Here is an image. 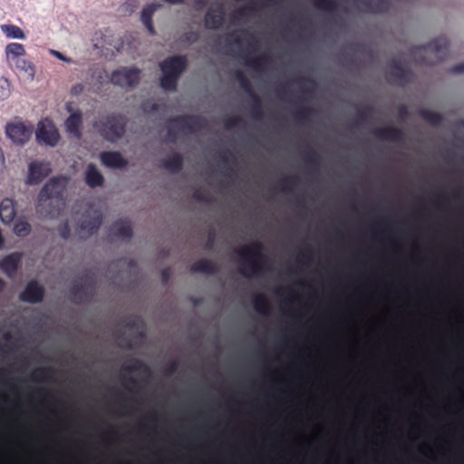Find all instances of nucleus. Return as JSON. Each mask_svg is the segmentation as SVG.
Masks as SVG:
<instances>
[{
  "label": "nucleus",
  "mask_w": 464,
  "mask_h": 464,
  "mask_svg": "<svg viewBox=\"0 0 464 464\" xmlns=\"http://www.w3.org/2000/svg\"><path fill=\"white\" fill-rule=\"evenodd\" d=\"M68 184L66 177H53L42 188L35 210L44 219L57 218L65 206L64 192Z\"/></svg>",
  "instance_id": "1"
},
{
  "label": "nucleus",
  "mask_w": 464,
  "mask_h": 464,
  "mask_svg": "<svg viewBox=\"0 0 464 464\" xmlns=\"http://www.w3.org/2000/svg\"><path fill=\"white\" fill-rule=\"evenodd\" d=\"M243 262L239 266V273L245 276H258L264 271V265L267 263V257L263 253L264 245L261 242H253L250 245L236 250Z\"/></svg>",
  "instance_id": "2"
},
{
  "label": "nucleus",
  "mask_w": 464,
  "mask_h": 464,
  "mask_svg": "<svg viewBox=\"0 0 464 464\" xmlns=\"http://www.w3.org/2000/svg\"><path fill=\"white\" fill-rule=\"evenodd\" d=\"M449 51V41L446 37H438L426 45L414 46L411 49V54L415 63L420 65L430 66L437 62L443 61Z\"/></svg>",
  "instance_id": "3"
},
{
  "label": "nucleus",
  "mask_w": 464,
  "mask_h": 464,
  "mask_svg": "<svg viewBox=\"0 0 464 464\" xmlns=\"http://www.w3.org/2000/svg\"><path fill=\"white\" fill-rule=\"evenodd\" d=\"M127 118L121 113H111L95 122L100 135L110 142H115L126 132Z\"/></svg>",
  "instance_id": "4"
},
{
  "label": "nucleus",
  "mask_w": 464,
  "mask_h": 464,
  "mask_svg": "<svg viewBox=\"0 0 464 464\" xmlns=\"http://www.w3.org/2000/svg\"><path fill=\"white\" fill-rule=\"evenodd\" d=\"M168 137L166 142L176 143L178 133L172 125H175L180 130L197 132L204 130L207 121L204 118L198 115H179L168 120Z\"/></svg>",
  "instance_id": "5"
},
{
  "label": "nucleus",
  "mask_w": 464,
  "mask_h": 464,
  "mask_svg": "<svg viewBox=\"0 0 464 464\" xmlns=\"http://www.w3.org/2000/svg\"><path fill=\"white\" fill-rule=\"evenodd\" d=\"M25 53L24 46L22 44L11 43L5 47L8 64L33 79L35 73L34 66L30 61L24 59Z\"/></svg>",
  "instance_id": "6"
},
{
  "label": "nucleus",
  "mask_w": 464,
  "mask_h": 464,
  "mask_svg": "<svg viewBox=\"0 0 464 464\" xmlns=\"http://www.w3.org/2000/svg\"><path fill=\"white\" fill-rule=\"evenodd\" d=\"M95 285L93 275L88 271L83 273L70 288L72 302L77 304L87 302L94 295Z\"/></svg>",
  "instance_id": "7"
},
{
  "label": "nucleus",
  "mask_w": 464,
  "mask_h": 464,
  "mask_svg": "<svg viewBox=\"0 0 464 464\" xmlns=\"http://www.w3.org/2000/svg\"><path fill=\"white\" fill-rule=\"evenodd\" d=\"M141 70L136 67H121L113 71L110 81L121 88H134L140 82Z\"/></svg>",
  "instance_id": "8"
},
{
  "label": "nucleus",
  "mask_w": 464,
  "mask_h": 464,
  "mask_svg": "<svg viewBox=\"0 0 464 464\" xmlns=\"http://www.w3.org/2000/svg\"><path fill=\"white\" fill-rule=\"evenodd\" d=\"M236 79L238 82L240 87L242 90L247 93L250 98L252 99V105H251V116L255 120H261L264 116L263 110H262V103L261 99L259 96L255 92L253 86L248 80V78L241 71H237L236 73Z\"/></svg>",
  "instance_id": "9"
},
{
  "label": "nucleus",
  "mask_w": 464,
  "mask_h": 464,
  "mask_svg": "<svg viewBox=\"0 0 464 464\" xmlns=\"http://www.w3.org/2000/svg\"><path fill=\"white\" fill-rule=\"evenodd\" d=\"M413 73L410 68L405 66L400 59L394 58L391 62V70L387 79L391 83L403 86L411 82Z\"/></svg>",
  "instance_id": "10"
},
{
  "label": "nucleus",
  "mask_w": 464,
  "mask_h": 464,
  "mask_svg": "<svg viewBox=\"0 0 464 464\" xmlns=\"http://www.w3.org/2000/svg\"><path fill=\"white\" fill-rule=\"evenodd\" d=\"M33 130V126H27L24 122L8 123L5 128L8 138L20 145L25 144L30 140Z\"/></svg>",
  "instance_id": "11"
},
{
  "label": "nucleus",
  "mask_w": 464,
  "mask_h": 464,
  "mask_svg": "<svg viewBox=\"0 0 464 464\" xmlns=\"http://www.w3.org/2000/svg\"><path fill=\"white\" fill-rule=\"evenodd\" d=\"M188 64V61L186 55H174L166 58L160 63V66L162 73H168L179 78L187 69Z\"/></svg>",
  "instance_id": "12"
},
{
  "label": "nucleus",
  "mask_w": 464,
  "mask_h": 464,
  "mask_svg": "<svg viewBox=\"0 0 464 464\" xmlns=\"http://www.w3.org/2000/svg\"><path fill=\"white\" fill-rule=\"evenodd\" d=\"M36 139L41 143L55 146L60 140V134L50 121L44 120L38 123Z\"/></svg>",
  "instance_id": "13"
},
{
  "label": "nucleus",
  "mask_w": 464,
  "mask_h": 464,
  "mask_svg": "<svg viewBox=\"0 0 464 464\" xmlns=\"http://www.w3.org/2000/svg\"><path fill=\"white\" fill-rule=\"evenodd\" d=\"M226 22V12L223 5L210 6L204 16V25L208 30H219Z\"/></svg>",
  "instance_id": "14"
},
{
  "label": "nucleus",
  "mask_w": 464,
  "mask_h": 464,
  "mask_svg": "<svg viewBox=\"0 0 464 464\" xmlns=\"http://www.w3.org/2000/svg\"><path fill=\"white\" fill-rule=\"evenodd\" d=\"M52 171L50 163L34 160L29 164L26 183L29 185H38Z\"/></svg>",
  "instance_id": "15"
},
{
  "label": "nucleus",
  "mask_w": 464,
  "mask_h": 464,
  "mask_svg": "<svg viewBox=\"0 0 464 464\" xmlns=\"http://www.w3.org/2000/svg\"><path fill=\"white\" fill-rule=\"evenodd\" d=\"M44 296V288L36 281H30L20 294V300L30 304L41 303Z\"/></svg>",
  "instance_id": "16"
},
{
  "label": "nucleus",
  "mask_w": 464,
  "mask_h": 464,
  "mask_svg": "<svg viewBox=\"0 0 464 464\" xmlns=\"http://www.w3.org/2000/svg\"><path fill=\"white\" fill-rule=\"evenodd\" d=\"M102 163L111 169H123L128 160L119 151H103L100 155Z\"/></svg>",
  "instance_id": "17"
},
{
  "label": "nucleus",
  "mask_w": 464,
  "mask_h": 464,
  "mask_svg": "<svg viewBox=\"0 0 464 464\" xmlns=\"http://www.w3.org/2000/svg\"><path fill=\"white\" fill-rule=\"evenodd\" d=\"M373 135L380 140L393 142H401L405 138L404 132L401 129L392 126L376 129Z\"/></svg>",
  "instance_id": "18"
},
{
  "label": "nucleus",
  "mask_w": 464,
  "mask_h": 464,
  "mask_svg": "<svg viewBox=\"0 0 464 464\" xmlns=\"http://www.w3.org/2000/svg\"><path fill=\"white\" fill-rule=\"evenodd\" d=\"M22 259V254L19 252L12 253L5 256L0 261V269L6 274L9 277L13 276L19 266Z\"/></svg>",
  "instance_id": "19"
},
{
  "label": "nucleus",
  "mask_w": 464,
  "mask_h": 464,
  "mask_svg": "<svg viewBox=\"0 0 464 464\" xmlns=\"http://www.w3.org/2000/svg\"><path fill=\"white\" fill-rule=\"evenodd\" d=\"M82 124V112L77 111L73 113H72L65 121L64 125L66 131L76 137L81 138L82 132H81V127Z\"/></svg>",
  "instance_id": "20"
},
{
  "label": "nucleus",
  "mask_w": 464,
  "mask_h": 464,
  "mask_svg": "<svg viewBox=\"0 0 464 464\" xmlns=\"http://www.w3.org/2000/svg\"><path fill=\"white\" fill-rule=\"evenodd\" d=\"M160 8H161L160 4L152 3L150 5H147L142 9V12H141V16H140L141 22L151 35H154L156 34V31L153 26L152 17H153L155 12Z\"/></svg>",
  "instance_id": "21"
},
{
  "label": "nucleus",
  "mask_w": 464,
  "mask_h": 464,
  "mask_svg": "<svg viewBox=\"0 0 464 464\" xmlns=\"http://www.w3.org/2000/svg\"><path fill=\"white\" fill-rule=\"evenodd\" d=\"M102 223V217L97 213L93 217H83L79 224L81 231L86 232L87 236H92L96 232Z\"/></svg>",
  "instance_id": "22"
},
{
  "label": "nucleus",
  "mask_w": 464,
  "mask_h": 464,
  "mask_svg": "<svg viewBox=\"0 0 464 464\" xmlns=\"http://www.w3.org/2000/svg\"><path fill=\"white\" fill-rule=\"evenodd\" d=\"M190 270L194 273L215 275L218 273L219 268L214 261L207 258H201L191 265Z\"/></svg>",
  "instance_id": "23"
},
{
  "label": "nucleus",
  "mask_w": 464,
  "mask_h": 464,
  "mask_svg": "<svg viewBox=\"0 0 464 464\" xmlns=\"http://www.w3.org/2000/svg\"><path fill=\"white\" fill-rule=\"evenodd\" d=\"M183 157L179 152H174L161 161V168L176 174L183 168Z\"/></svg>",
  "instance_id": "24"
},
{
  "label": "nucleus",
  "mask_w": 464,
  "mask_h": 464,
  "mask_svg": "<svg viewBox=\"0 0 464 464\" xmlns=\"http://www.w3.org/2000/svg\"><path fill=\"white\" fill-rule=\"evenodd\" d=\"M16 211L13 199L5 198L0 203V218L4 224H11L15 217Z\"/></svg>",
  "instance_id": "25"
},
{
  "label": "nucleus",
  "mask_w": 464,
  "mask_h": 464,
  "mask_svg": "<svg viewBox=\"0 0 464 464\" xmlns=\"http://www.w3.org/2000/svg\"><path fill=\"white\" fill-rule=\"evenodd\" d=\"M111 233L121 238H131L133 232L131 224L128 220H117L111 227Z\"/></svg>",
  "instance_id": "26"
},
{
  "label": "nucleus",
  "mask_w": 464,
  "mask_h": 464,
  "mask_svg": "<svg viewBox=\"0 0 464 464\" xmlns=\"http://www.w3.org/2000/svg\"><path fill=\"white\" fill-rule=\"evenodd\" d=\"M85 182L90 188H97L103 185L104 178L94 164H89L85 171Z\"/></svg>",
  "instance_id": "27"
},
{
  "label": "nucleus",
  "mask_w": 464,
  "mask_h": 464,
  "mask_svg": "<svg viewBox=\"0 0 464 464\" xmlns=\"http://www.w3.org/2000/svg\"><path fill=\"white\" fill-rule=\"evenodd\" d=\"M122 371L127 373L141 372L145 374L150 373V367L141 360L132 358L129 360V364L122 367Z\"/></svg>",
  "instance_id": "28"
},
{
  "label": "nucleus",
  "mask_w": 464,
  "mask_h": 464,
  "mask_svg": "<svg viewBox=\"0 0 464 464\" xmlns=\"http://www.w3.org/2000/svg\"><path fill=\"white\" fill-rule=\"evenodd\" d=\"M362 3L369 12L374 14L385 13L390 6L389 0H363Z\"/></svg>",
  "instance_id": "29"
},
{
  "label": "nucleus",
  "mask_w": 464,
  "mask_h": 464,
  "mask_svg": "<svg viewBox=\"0 0 464 464\" xmlns=\"http://www.w3.org/2000/svg\"><path fill=\"white\" fill-rule=\"evenodd\" d=\"M253 306L256 313L267 315L270 312V304L265 295H256L253 298Z\"/></svg>",
  "instance_id": "30"
},
{
  "label": "nucleus",
  "mask_w": 464,
  "mask_h": 464,
  "mask_svg": "<svg viewBox=\"0 0 464 464\" xmlns=\"http://www.w3.org/2000/svg\"><path fill=\"white\" fill-rule=\"evenodd\" d=\"M246 64L255 71H262L265 64L270 61V57L266 54H263L259 57H252L249 54L244 56Z\"/></svg>",
  "instance_id": "31"
},
{
  "label": "nucleus",
  "mask_w": 464,
  "mask_h": 464,
  "mask_svg": "<svg viewBox=\"0 0 464 464\" xmlns=\"http://www.w3.org/2000/svg\"><path fill=\"white\" fill-rule=\"evenodd\" d=\"M420 116L428 123L433 126H438L442 122V116L440 113L431 110L422 109L419 111Z\"/></svg>",
  "instance_id": "32"
},
{
  "label": "nucleus",
  "mask_w": 464,
  "mask_h": 464,
  "mask_svg": "<svg viewBox=\"0 0 464 464\" xmlns=\"http://www.w3.org/2000/svg\"><path fill=\"white\" fill-rule=\"evenodd\" d=\"M32 231L31 224L24 218L18 219L14 226V232L19 237H27Z\"/></svg>",
  "instance_id": "33"
},
{
  "label": "nucleus",
  "mask_w": 464,
  "mask_h": 464,
  "mask_svg": "<svg viewBox=\"0 0 464 464\" xmlns=\"http://www.w3.org/2000/svg\"><path fill=\"white\" fill-rule=\"evenodd\" d=\"M2 31L8 38L24 39L25 37L23 30L17 25H14V24L2 25Z\"/></svg>",
  "instance_id": "34"
},
{
  "label": "nucleus",
  "mask_w": 464,
  "mask_h": 464,
  "mask_svg": "<svg viewBox=\"0 0 464 464\" xmlns=\"http://www.w3.org/2000/svg\"><path fill=\"white\" fill-rule=\"evenodd\" d=\"M304 161L307 165H309L314 170H317L320 166V157L318 153L313 149H309L304 154Z\"/></svg>",
  "instance_id": "35"
},
{
  "label": "nucleus",
  "mask_w": 464,
  "mask_h": 464,
  "mask_svg": "<svg viewBox=\"0 0 464 464\" xmlns=\"http://www.w3.org/2000/svg\"><path fill=\"white\" fill-rule=\"evenodd\" d=\"M179 78L168 73H162L160 78V86L166 91H175Z\"/></svg>",
  "instance_id": "36"
},
{
  "label": "nucleus",
  "mask_w": 464,
  "mask_h": 464,
  "mask_svg": "<svg viewBox=\"0 0 464 464\" xmlns=\"http://www.w3.org/2000/svg\"><path fill=\"white\" fill-rule=\"evenodd\" d=\"M299 178L297 176H290L281 179V190L285 193L292 192L293 188L297 186Z\"/></svg>",
  "instance_id": "37"
},
{
  "label": "nucleus",
  "mask_w": 464,
  "mask_h": 464,
  "mask_svg": "<svg viewBox=\"0 0 464 464\" xmlns=\"http://www.w3.org/2000/svg\"><path fill=\"white\" fill-rule=\"evenodd\" d=\"M314 5L320 10L334 13L337 10L336 0H314Z\"/></svg>",
  "instance_id": "38"
},
{
  "label": "nucleus",
  "mask_w": 464,
  "mask_h": 464,
  "mask_svg": "<svg viewBox=\"0 0 464 464\" xmlns=\"http://www.w3.org/2000/svg\"><path fill=\"white\" fill-rule=\"evenodd\" d=\"M316 113L315 110L310 107L299 108L295 113V119L300 122L307 121L311 116Z\"/></svg>",
  "instance_id": "39"
},
{
  "label": "nucleus",
  "mask_w": 464,
  "mask_h": 464,
  "mask_svg": "<svg viewBox=\"0 0 464 464\" xmlns=\"http://www.w3.org/2000/svg\"><path fill=\"white\" fill-rule=\"evenodd\" d=\"M53 369L50 367H42L34 371L32 377L35 381H46L51 378L53 373Z\"/></svg>",
  "instance_id": "40"
},
{
  "label": "nucleus",
  "mask_w": 464,
  "mask_h": 464,
  "mask_svg": "<svg viewBox=\"0 0 464 464\" xmlns=\"http://www.w3.org/2000/svg\"><path fill=\"white\" fill-rule=\"evenodd\" d=\"M194 200L198 202L209 204L212 202V197L203 188H197L192 194Z\"/></svg>",
  "instance_id": "41"
},
{
  "label": "nucleus",
  "mask_w": 464,
  "mask_h": 464,
  "mask_svg": "<svg viewBox=\"0 0 464 464\" xmlns=\"http://www.w3.org/2000/svg\"><path fill=\"white\" fill-rule=\"evenodd\" d=\"M11 94L10 82L7 79H0V100H6Z\"/></svg>",
  "instance_id": "42"
},
{
  "label": "nucleus",
  "mask_w": 464,
  "mask_h": 464,
  "mask_svg": "<svg viewBox=\"0 0 464 464\" xmlns=\"http://www.w3.org/2000/svg\"><path fill=\"white\" fill-rule=\"evenodd\" d=\"M198 40V34L196 32L190 31L183 34L180 37V42L185 44H193Z\"/></svg>",
  "instance_id": "43"
},
{
  "label": "nucleus",
  "mask_w": 464,
  "mask_h": 464,
  "mask_svg": "<svg viewBox=\"0 0 464 464\" xmlns=\"http://www.w3.org/2000/svg\"><path fill=\"white\" fill-rule=\"evenodd\" d=\"M58 232L62 238L68 239L71 236V228L67 221L58 227Z\"/></svg>",
  "instance_id": "44"
},
{
  "label": "nucleus",
  "mask_w": 464,
  "mask_h": 464,
  "mask_svg": "<svg viewBox=\"0 0 464 464\" xmlns=\"http://www.w3.org/2000/svg\"><path fill=\"white\" fill-rule=\"evenodd\" d=\"M219 159L225 163V164H234L236 162V158L234 154L227 150L219 155Z\"/></svg>",
  "instance_id": "45"
},
{
  "label": "nucleus",
  "mask_w": 464,
  "mask_h": 464,
  "mask_svg": "<svg viewBox=\"0 0 464 464\" xmlns=\"http://www.w3.org/2000/svg\"><path fill=\"white\" fill-rule=\"evenodd\" d=\"M215 241H216V233H215L214 230H209L208 240H207V243L205 245V249L212 250L214 248V246H215Z\"/></svg>",
  "instance_id": "46"
},
{
  "label": "nucleus",
  "mask_w": 464,
  "mask_h": 464,
  "mask_svg": "<svg viewBox=\"0 0 464 464\" xmlns=\"http://www.w3.org/2000/svg\"><path fill=\"white\" fill-rule=\"evenodd\" d=\"M242 122V119L239 117H230L226 121V127L232 129L238 126Z\"/></svg>",
  "instance_id": "47"
},
{
  "label": "nucleus",
  "mask_w": 464,
  "mask_h": 464,
  "mask_svg": "<svg viewBox=\"0 0 464 464\" xmlns=\"http://www.w3.org/2000/svg\"><path fill=\"white\" fill-rule=\"evenodd\" d=\"M227 44H235L239 45L241 44V39L235 33H231L227 35Z\"/></svg>",
  "instance_id": "48"
},
{
  "label": "nucleus",
  "mask_w": 464,
  "mask_h": 464,
  "mask_svg": "<svg viewBox=\"0 0 464 464\" xmlns=\"http://www.w3.org/2000/svg\"><path fill=\"white\" fill-rule=\"evenodd\" d=\"M398 115L401 119H406L408 118L409 116V110L407 108V106L405 105H401L399 108H398Z\"/></svg>",
  "instance_id": "49"
},
{
  "label": "nucleus",
  "mask_w": 464,
  "mask_h": 464,
  "mask_svg": "<svg viewBox=\"0 0 464 464\" xmlns=\"http://www.w3.org/2000/svg\"><path fill=\"white\" fill-rule=\"evenodd\" d=\"M171 271L169 267L164 268L161 271V279L164 284H167L170 278Z\"/></svg>",
  "instance_id": "50"
},
{
  "label": "nucleus",
  "mask_w": 464,
  "mask_h": 464,
  "mask_svg": "<svg viewBox=\"0 0 464 464\" xmlns=\"http://www.w3.org/2000/svg\"><path fill=\"white\" fill-rule=\"evenodd\" d=\"M250 10H253V6H245L243 8H240L238 10H237L235 13H234V17H237V16H245L246 15V11H250Z\"/></svg>",
  "instance_id": "51"
},
{
  "label": "nucleus",
  "mask_w": 464,
  "mask_h": 464,
  "mask_svg": "<svg viewBox=\"0 0 464 464\" xmlns=\"http://www.w3.org/2000/svg\"><path fill=\"white\" fill-rule=\"evenodd\" d=\"M372 108L370 106H365L363 110L360 112V116L362 119L366 120L372 114Z\"/></svg>",
  "instance_id": "52"
},
{
  "label": "nucleus",
  "mask_w": 464,
  "mask_h": 464,
  "mask_svg": "<svg viewBox=\"0 0 464 464\" xmlns=\"http://www.w3.org/2000/svg\"><path fill=\"white\" fill-rule=\"evenodd\" d=\"M208 4V0H195L194 6L197 11H200Z\"/></svg>",
  "instance_id": "53"
},
{
  "label": "nucleus",
  "mask_w": 464,
  "mask_h": 464,
  "mask_svg": "<svg viewBox=\"0 0 464 464\" xmlns=\"http://www.w3.org/2000/svg\"><path fill=\"white\" fill-rule=\"evenodd\" d=\"M450 72H453V73H461V72H464V63H459V64H457L455 66H453L451 69H450Z\"/></svg>",
  "instance_id": "54"
},
{
  "label": "nucleus",
  "mask_w": 464,
  "mask_h": 464,
  "mask_svg": "<svg viewBox=\"0 0 464 464\" xmlns=\"http://www.w3.org/2000/svg\"><path fill=\"white\" fill-rule=\"evenodd\" d=\"M53 54L54 56H56L58 59L62 60V61H64V62H67V63H71L72 60L70 58H67L65 57L62 53L58 52V51H52Z\"/></svg>",
  "instance_id": "55"
},
{
  "label": "nucleus",
  "mask_w": 464,
  "mask_h": 464,
  "mask_svg": "<svg viewBox=\"0 0 464 464\" xmlns=\"http://www.w3.org/2000/svg\"><path fill=\"white\" fill-rule=\"evenodd\" d=\"M124 379H126L127 382L130 384L133 388L139 385V382L133 377L126 378V376H124Z\"/></svg>",
  "instance_id": "56"
},
{
  "label": "nucleus",
  "mask_w": 464,
  "mask_h": 464,
  "mask_svg": "<svg viewBox=\"0 0 464 464\" xmlns=\"http://www.w3.org/2000/svg\"><path fill=\"white\" fill-rule=\"evenodd\" d=\"M83 90V87L82 84H77L72 88V93L73 95L79 94Z\"/></svg>",
  "instance_id": "57"
},
{
  "label": "nucleus",
  "mask_w": 464,
  "mask_h": 464,
  "mask_svg": "<svg viewBox=\"0 0 464 464\" xmlns=\"http://www.w3.org/2000/svg\"><path fill=\"white\" fill-rule=\"evenodd\" d=\"M177 369H178V363H177L176 362H172V363L169 366V368H168V372H169V374H172V373H174V372L177 371Z\"/></svg>",
  "instance_id": "58"
},
{
  "label": "nucleus",
  "mask_w": 464,
  "mask_h": 464,
  "mask_svg": "<svg viewBox=\"0 0 464 464\" xmlns=\"http://www.w3.org/2000/svg\"><path fill=\"white\" fill-rule=\"evenodd\" d=\"M295 83H298V84H300V83H302V82H311V83H312V82H313V81H312L311 79H309V78H304V77H301V78H297V79H295Z\"/></svg>",
  "instance_id": "59"
},
{
  "label": "nucleus",
  "mask_w": 464,
  "mask_h": 464,
  "mask_svg": "<svg viewBox=\"0 0 464 464\" xmlns=\"http://www.w3.org/2000/svg\"><path fill=\"white\" fill-rule=\"evenodd\" d=\"M166 3L169 5H182L186 0H164Z\"/></svg>",
  "instance_id": "60"
},
{
  "label": "nucleus",
  "mask_w": 464,
  "mask_h": 464,
  "mask_svg": "<svg viewBox=\"0 0 464 464\" xmlns=\"http://www.w3.org/2000/svg\"><path fill=\"white\" fill-rule=\"evenodd\" d=\"M276 3V0H262L261 5H272Z\"/></svg>",
  "instance_id": "61"
},
{
  "label": "nucleus",
  "mask_w": 464,
  "mask_h": 464,
  "mask_svg": "<svg viewBox=\"0 0 464 464\" xmlns=\"http://www.w3.org/2000/svg\"><path fill=\"white\" fill-rule=\"evenodd\" d=\"M278 94H284L286 92L285 85H280L276 90Z\"/></svg>",
  "instance_id": "62"
},
{
  "label": "nucleus",
  "mask_w": 464,
  "mask_h": 464,
  "mask_svg": "<svg viewBox=\"0 0 464 464\" xmlns=\"http://www.w3.org/2000/svg\"><path fill=\"white\" fill-rule=\"evenodd\" d=\"M234 173H235V170L232 168H227V172H226V176L227 177H232V175Z\"/></svg>",
  "instance_id": "63"
},
{
  "label": "nucleus",
  "mask_w": 464,
  "mask_h": 464,
  "mask_svg": "<svg viewBox=\"0 0 464 464\" xmlns=\"http://www.w3.org/2000/svg\"><path fill=\"white\" fill-rule=\"evenodd\" d=\"M5 287V282L2 278H0V293H2L4 291Z\"/></svg>",
  "instance_id": "64"
}]
</instances>
